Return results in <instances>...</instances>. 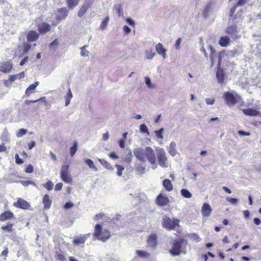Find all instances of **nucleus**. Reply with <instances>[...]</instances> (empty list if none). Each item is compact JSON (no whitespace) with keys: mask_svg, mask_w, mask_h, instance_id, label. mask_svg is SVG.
<instances>
[{"mask_svg":"<svg viewBox=\"0 0 261 261\" xmlns=\"http://www.w3.org/2000/svg\"><path fill=\"white\" fill-rule=\"evenodd\" d=\"M223 98L228 106H233L241 100V97L235 91L226 92L223 94Z\"/></svg>","mask_w":261,"mask_h":261,"instance_id":"nucleus-1","label":"nucleus"},{"mask_svg":"<svg viewBox=\"0 0 261 261\" xmlns=\"http://www.w3.org/2000/svg\"><path fill=\"white\" fill-rule=\"evenodd\" d=\"M94 240H99L106 242L110 237V232L106 230L102 231V226L97 224L95 226L94 232L93 234Z\"/></svg>","mask_w":261,"mask_h":261,"instance_id":"nucleus-2","label":"nucleus"},{"mask_svg":"<svg viewBox=\"0 0 261 261\" xmlns=\"http://www.w3.org/2000/svg\"><path fill=\"white\" fill-rule=\"evenodd\" d=\"M238 21H235L234 19H229L228 25L226 29L225 32L230 37L233 39H238L240 36L238 35L239 29L237 26Z\"/></svg>","mask_w":261,"mask_h":261,"instance_id":"nucleus-3","label":"nucleus"},{"mask_svg":"<svg viewBox=\"0 0 261 261\" xmlns=\"http://www.w3.org/2000/svg\"><path fill=\"white\" fill-rule=\"evenodd\" d=\"M157 158L159 165L162 167H167L168 166L167 161V158L166 155V152L162 148H159L156 149Z\"/></svg>","mask_w":261,"mask_h":261,"instance_id":"nucleus-4","label":"nucleus"},{"mask_svg":"<svg viewBox=\"0 0 261 261\" xmlns=\"http://www.w3.org/2000/svg\"><path fill=\"white\" fill-rule=\"evenodd\" d=\"M179 220L178 219L171 220L168 217H165L163 219L162 226L164 228L171 230L173 229L178 225Z\"/></svg>","mask_w":261,"mask_h":261,"instance_id":"nucleus-5","label":"nucleus"},{"mask_svg":"<svg viewBox=\"0 0 261 261\" xmlns=\"http://www.w3.org/2000/svg\"><path fill=\"white\" fill-rule=\"evenodd\" d=\"M145 156L151 165H153L155 163V154L151 147L148 146L145 148Z\"/></svg>","mask_w":261,"mask_h":261,"instance_id":"nucleus-6","label":"nucleus"},{"mask_svg":"<svg viewBox=\"0 0 261 261\" xmlns=\"http://www.w3.org/2000/svg\"><path fill=\"white\" fill-rule=\"evenodd\" d=\"M181 242L180 241H174L172 247L170 251V253L174 256L179 255L181 251Z\"/></svg>","mask_w":261,"mask_h":261,"instance_id":"nucleus-7","label":"nucleus"},{"mask_svg":"<svg viewBox=\"0 0 261 261\" xmlns=\"http://www.w3.org/2000/svg\"><path fill=\"white\" fill-rule=\"evenodd\" d=\"M93 0H86L83 5L81 6L78 12V16L80 17H82L87 10L92 6Z\"/></svg>","mask_w":261,"mask_h":261,"instance_id":"nucleus-8","label":"nucleus"},{"mask_svg":"<svg viewBox=\"0 0 261 261\" xmlns=\"http://www.w3.org/2000/svg\"><path fill=\"white\" fill-rule=\"evenodd\" d=\"M90 236V233H87L84 235L76 236L74 237L73 244L75 246L84 244Z\"/></svg>","mask_w":261,"mask_h":261,"instance_id":"nucleus-9","label":"nucleus"},{"mask_svg":"<svg viewBox=\"0 0 261 261\" xmlns=\"http://www.w3.org/2000/svg\"><path fill=\"white\" fill-rule=\"evenodd\" d=\"M134 154L136 158L141 162H145V149L138 147L134 149Z\"/></svg>","mask_w":261,"mask_h":261,"instance_id":"nucleus-10","label":"nucleus"},{"mask_svg":"<svg viewBox=\"0 0 261 261\" xmlns=\"http://www.w3.org/2000/svg\"><path fill=\"white\" fill-rule=\"evenodd\" d=\"M14 206L16 207L20 208L23 210H28L30 208L31 205L27 201L21 198H18L17 202H14Z\"/></svg>","mask_w":261,"mask_h":261,"instance_id":"nucleus-11","label":"nucleus"},{"mask_svg":"<svg viewBox=\"0 0 261 261\" xmlns=\"http://www.w3.org/2000/svg\"><path fill=\"white\" fill-rule=\"evenodd\" d=\"M216 77L219 84L222 85L224 83L225 74L223 70L221 68V66L219 67L217 66Z\"/></svg>","mask_w":261,"mask_h":261,"instance_id":"nucleus-12","label":"nucleus"},{"mask_svg":"<svg viewBox=\"0 0 261 261\" xmlns=\"http://www.w3.org/2000/svg\"><path fill=\"white\" fill-rule=\"evenodd\" d=\"M148 245L152 248H154L158 244L157 235L155 233L151 234L147 240Z\"/></svg>","mask_w":261,"mask_h":261,"instance_id":"nucleus-13","label":"nucleus"},{"mask_svg":"<svg viewBox=\"0 0 261 261\" xmlns=\"http://www.w3.org/2000/svg\"><path fill=\"white\" fill-rule=\"evenodd\" d=\"M13 68V64L10 62H4L0 64V71L7 73L9 72Z\"/></svg>","mask_w":261,"mask_h":261,"instance_id":"nucleus-14","label":"nucleus"},{"mask_svg":"<svg viewBox=\"0 0 261 261\" xmlns=\"http://www.w3.org/2000/svg\"><path fill=\"white\" fill-rule=\"evenodd\" d=\"M169 202L167 197L163 196L162 194H159L156 198V202L160 206L166 205Z\"/></svg>","mask_w":261,"mask_h":261,"instance_id":"nucleus-15","label":"nucleus"},{"mask_svg":"<svg viewBox=\"0 0 261 261\" xmlns=\"http://www.w3.org/2000/svg\"><path fill=\"white\" fill-rule=\"evenodd\" d=\"M242 112L245 115L249 116H256L260 114L259 111L252 108L244 109Z\"/></svg>","mask_w":261,"mask_h":261,"instance_id":"nucleus-16","label":"nucleus"},{"mask_svg":"<svg viewBox=\"0 0 261 261\" xmlns=\"http://www.w3.org/2000/svg\"><path fill=\"white\" fill-rule=\"evenodd\" d=\"M39 34L36 31L33 30L30 31L27 36V40L29 42H34L36 41L39 38Z\"/></svg>","mask_w":261,"mask_h":261,"instance_id":"nucleus-17","label":"nucleus"},{"mask_svg":"<svg viewBox=\"0 0 261 261\" xmlns=\"http://www.w3.org/2000/svg\"><path fill=\"white\" fill-rule=\"evenodd\" d=\"M212 212V208L208 203H204L201 208L202 215L204 217H208Z\"/></svg>","mask_w":261,"mask_h":261,"instance_id":"nucleus-18","label":"nucleus"},{"mask_svg":"<svg viewBox=\"0 0 261 261\" xmlns=\"http://www.w3.org/2000/svg\"><path fill=\"white\" fill-rule=\"evenodd\" d=\"M155 50L156 51L157 53L159 55L162 56L164 59L166 58V49L163 47L162 44L161 43H158L155 45Z\"/></svg>","mask_w":261,"mask_h":261,"instance_id":"nucleus-19","label":"nucleus"},{"mask_svg":"<svg viewBox=\"0 0 261 261\" xmlns=\"http://www.w3.org/2000/svg\"><path fill=\"white\" fill-rule=\"evenodd\" d=\"M68 11L66 8H63L58 10V14L57 18L58 20H62L65 18L68 15Z\"/></svg>","mask_w":261,"mask_h":261,"instance_id":"nucleus-20","label":"nucleus"},{"mask_svg":"<svg viewBox=\"0 0 261 261\" xmlns=\"http://www.w3.org/2000/svg\"><path fill=\"white\" fill-rule=\"evenodd\" d=\"M39 82H36L34 84L30 85L26 89L25 95L27 97L29 96L30 94L34 93V90L39 85Z\"/></svg>","mask_w":261,"mask_h":261,"instance_id":"nucleus-21","label":"nucleus"},{"mask_svg":"<svg viewBox=\"0 0 261 261\" xmlns=\"http://www.w3.org/2000/svg\"><path fill=\"white\" fill-rule=\"evenodd\" d=\"M13 214L10 211H6L0 215V221H5L13 217Z\"/></svg>","mask_w":261,"mask_h":261,"instance_id":"nucleus-22","label":"nucleus"},{"mask_svg":"<svg viewBox=\"0 0 261 261\" xmlns=\"http://www.w3.org/2000/svg\"><path fill=\"white\" fill-rule=\"evenodd\" d=\"M229 37L225 36L220 37L218 43L222 47H226L229 45Z\"/></svg>","mask_w":261,"mask_h":261,"instance_id":"nucleus-23","label":"nucleus"},{"mask_svg":"<svg viewBox=\"0 0 261 261\" xmlns=\"http://www.w3.org/2000/svg\"><path fill=\"white\" fill-rule=\"evenodd\" d=\"M44 204V208L48 209L50 207L51 204V200L49 198V196L47 194H45L42 199Z\"/></svg>","mask_w":261,"mask_h":261,"instance_id":"nucleus-24","label":"nucleus"},{"mask_svg":"<svg viewBox=\"0 0 261 261\" xmlns=\"http://www.w3.org/2000/svg\"><path fill=\"white\" fill-rule=\"evenodd\" d=\"M50 29V25L45 22H43L38 26V30L42 33H45L49 31Z\"/></svg>","mask_w":261,"mask_h":261,"instance_id":"nucleus-25","label":"nucleus"},{"mask_svg":"<svg viewBox=\"0 0 261 261\" xmlns=\"http://www.w3.org/2000/svg\"><path fill=\"white\" fill-rule=\"evenodd\" d=\"M176 143L174 141L170 143L169 146V153L172 156H175L177 154V150L176 149Z\"/></svg>","mask_w":261,"mask_h":261,"instance_id":"nucleus-26","label":"nucleus"},{"mask_svg":"<svg viewBox=\"0 0 261 261\" xmlns=\"http://www.w3.org/2000/svg\"><path fill=\"white\" fill-rule=\"evenodd\" d=\"M24 76V72L22 71L18 74L10 75H9V80L10 83L14 82L16 79H21L23 78Z\"/></svg>","mask_w":261,"mask_h":261,"instance_id":"nucleus-27","label":"nucleus"},{"mask_svg":"<svg viewBox=\"0 0 261 261\" xmlns=\"http://www.w3.org/2000/svg\"><path fill=\"white\" fill-rule=\"evenodd\" d=\"M163 185L166 190L171 191L173 189V186L169 179H165L163 181Z\"/></svg>","mask_w":261,"mask_h":261,"instance_id":"nucleus-28","label":"nucleus"},{"mask_svg":"<svg viewBox=\"0 0 261 261\" xmlns=\"http://www.w3.org/2000/svg\"><path fill=\"white\" fill-rule=\"evenodd\" d=\"M98 161L100 163V164L107 169L110 170L111 171L113 170V168L112 166L110 165V163H109L107 161L103 159H99Z\"/></svg>","mask_w":261,"mask_h":261,"instance_id":"nucleus-29","label":"nucleus"},{"mask_svg":"<svg viewBox=\"0 0 261 261\" xmlns=\"http://www.w3.org/2000/svg\"><path fill=\"white\" fill-rule=\"evenodd\" d=\"M113 10L116 11L119 17L123 16L122 8L120 4H116L113 7Z\"/></svg>","mask_w":261,"mask_h":261,"instance_id":"nucleus-30","label":"nucleus"},{"mask_svg":"<svg viewBox=\"0 0 261 261\" xmlns=\"http://www.w3.org/2000/svg\"><path fill=\"white\" fill-rule=\"evenodd\" d=\"M211 4L209 3L206 5L205 7L203 12V16L205 19L207 18L209 15L211 11Z\"/></svg>","mask_w":261,"mask_h":261,"instance_id":"nucleus-31","label":"nucleus"},{"mask_svg":"<svg viewBox=\"0 0 261 261\" xmlns=\"http://www.w3.org/2000/svg\"><path fill=\"white\" fill-rule=\"evenodd\" d=\"M80 0H67V4L70 9H73L77 6Z\"/></svg>","mask_w":261,"mask_h":261,"instance_id":"nucleus-32","label":"nucleus"},{"mask_svg":"<svg viewBox=\"0 0 261 261\" xmlns=\"http://www.w3.org/2000/svg\"><path fill=\"white\" fill-rule=\"evenodd\" d=\"M72 98V94L70 88H69L68 92L66 95V96L65 97V106L67 107L68 106L70 102V100L71 98Z\"/></svg>","mask_w":261,"mask_h":261,"instance_id":"nucleus-33","label":"nucleus"},{"mask_svg":"<svg viewBox=\"0 0 261 261\" xmlns=\"http://www.w3.org/2000/svg\"><path fill=\"white\" fill-rule=\"evenodd\" d=\"M61 179L66 183H71L72 179L69 174H66L64 175H60Z\"/></svg>","mask_w":261,"mask_h":261,"instance_id":"nucleus-34","label":"nucleus"},{"mask_svg":"<svg viewBox=\"0 0 261 261\" xmlns=\"http://www.w3.org/2000/svg\"><path fill=\"white\" fill-rule=\"evenodd\" d=\"M85 163L91 169H93L95 171H98L97 168L94 165L93 162L90 159H87L85 160Z\"/></svg>","mask_w":261,"mask_h":261,"instance_id":"nucleus-35","label":"nucleus"},{"mask_svg":"<svg viewBox=\"0 0 261 261\" xmlns=\"http://www.w3.org/2000/svg\"><path fill=\"white\" fill-rule=\"evenodd\" d=\"M180 194L182 196L186 198H190L192 196L190 192L186 189H182L180 191Z\"/></svg>","mask_w":261,"mask_h":261,"instance_id":"nucleus-36","label":"nucleus"},{"mask_svg":"<svg viewBox=\"0 0 261 261\" xmlns=\"http://www.w3.org/2000/svg\"><path fill=\"white\" fill-rule=\"evenodd\" d=\"M136 253L139 256L142 258H148L150 255L149 253L142 250H137Z\"/></svg>","mask_w":261,"mask_h":261,"instance_id":"nucleus-37","label":"nucleus"},{"mask_svg":"<svg viewBox=\"0 0 261 261\" xmlns=\"http://www.w3.org/2000/svg\"><path fill=\"white\" fill-rule=\"evenodd\" d=\"M77 149V142L74 141L73 146L70 148V154L71 156H73L76 153Z\"/></svg>","mask_w":261,"mask_h":261,"instance_id":"nucleus-38","label":"nucleus"},{"mask_svg":"<svg viewBox=\"0 0 261 261\" xmlns=\"http://www.w3.org/2000/svg\"><path fill=\"white\" fill-rule=\"evenodd\" d=\"M136 170L139 175H142L145 173V168L144 166L139 164L136 166Z\"/></svg>","mask_w":261,"mask_h":261,"instance_id":"nucleus-39","label":"nucleus"},{"mask_svg":"<svg viewBox=\"0 0 261 261\" xmlns=\"http://www.w3.org/2000/svg\"><path fill=\"white\" fill-rule=\"evenodd\" d=\"M133 155L132 151L130 149H128V153L125 155L124 160L127 163H130L132 161Z\"/></svg>","mask_w":261,"mask_h":261,"instance_id":"nucleus-40","label":"nucleus"},{"mask_svg":"<svg viewBox=\"0 0 261 261\" xmlns=\"http://www.w3.org/2000/svg\"><path fill=\"white\" fill-rule=\"evenodd\" d=\"M155 54L154 53L152 52V48H151L150 49L146 50L145 51V56L146 59L148 60L152 59L154 56H155Z\"/></svg>","mask_w":261,"mask_h":261,"instance_id":"nucleus-41","label":"nucleus"},{"mask_svg":"<svg viewBox=\"0 0 261 261\" xmlns=\"http://www.w3.org/2000/svg\"><path fill=\"white\" fill-rule=\"evenodd\" d=\"M38 101H43L45 103H46V101L45 100V97H42L40 98L37 99V100H25L24 103L27 105H29L31 103H35V102H37Z\"/></svg>","mask_w":261,"mask_h":261,"instance_id":"nucleus-42","label":"nucleus"},{"mask_svg":"<svg viewBox=\"0 0 261 261\" xmlns=\"http://www.w3.org/2000/svg\"><path fill=\"white\" fill-rule=\"evenodd\" d=\"M88 47V46L87 45H85L81 48V51L80 55L82 57L88 56L89 52L86 50V48Z\"/></svg>","mask_w":261,"mask_h":261,"instance_id":"nucleus-43","label":"nucleus"},{"mask_svg":"<svg viewBox=\"0 0 261 261\" xmlns=\"http://www.w3.org/2000/svg\"><path fill=\"white\" fill-rule=\"evenodd\" d=\"M59 43L57 40V39H55L52 42L49 44V47L50 50H56L57 48V47L59 45Z\"/></svg>","mask_w":261,"mask_h":261,"instance_id":"nucleus-44","label":"nucleus"},{"mask_svg":"<svg viewBox=\"0 0 261 261\" xmlns=\"http://www.w3.org/2000/svg\"><path fill=\"white\" fill-rule=\"evenodd\" d=\"M226 56V53L225 51H221L218 53V66H221V61L222 58Z\"/></svg>","mask_w":261,"mask_h":261,"instance_id":"nucleus-45","label":"nucleus"},{"mask_svg":"<svg viewBox=\"0 0 261 261\" xmlns=\"http://www.w3.org/2000/svg\"><path fill=\"white\" fill-rule=\"evenodd\" d=\"M13 224L11 223H8L7 225L6 226H3L2 227V229L4 231H6L9 232H11L12 231V227Z\"/></svg>","mask_w":261,"mask_h":261,"instance_id":"nucleus-46","label":"nucleus"},{"mask_svg":"<svg viewBox=\"0 0 261 261\" xmlns=\"http://www.w3.org/2000/svg\"><path fill=\"white\" fill-rule=\"evenodd\" d=\"M189 237L191 240L195 241L197 242H199L201 240V239L200 238L199 236L197 233H190L189 234Z\"/></svg>","mask_w":261,"mask_h":261,"instance_id":"nucleus-47","label":"nucleus"},{"mask_svg":"<svg viewBox=\"0 0 261 261\" xmlns=\"http://www.w3.org/2000/svg\"><path fill=\"white\" fill-rule=\"evenodd\" d=\"M68 170H69V165H63L62 166V168L61 169L60 175H64L66 174H69Z\"/></svg>","mask_w":261,"mask_h":261,"instance_id":"nucleus-48","label":"nucleus"},{"mask_svg":"<svg viewBox=\"0 0 261 261\" xmlns=\"http://www.w3.org/2000/svg\"><path fill=\"white\" fill-rule=\"evenodd\" d=\"M109 21V18L108 16L106 17L103 21L101 22L100 24V29L102 30H105Z\"/></svg>","mask_w":261,"mask_h":261,"instance_id":"nucleus-49","label":"nucleus"},{"mask_svg":"<svg viewBox=\"0 0 261 261\" xmlns=\"http://www.w3.org/2000/svg\"><path fill=\"white\" fill-rule=\"evenodd\" d=\"M164 131V128L163 127H162L161 128L155 130L154 133L155 134L156 136L158 138L162 139L163 138V133Z\"/></svg>","mask_w":261,"mask_h":261,"instance_id":"nucleus-50","label":"nucleus"},{"mask_svg":"<svg viewBox=\"0 0 261 261\" xmlns=\"http://www.w3.org/2000/svg\"><path fill=\"white\" fill-rule=\"evenodd\" d=\"M116 167L117 169V174L119 176H121L122 175V171L124 170V168L123 166L120 165H116Z\"/></svg>","mask_w":261,"mask_h":261,"instance_id":"nucleus-51","label":"nucleus"},{"mask_svg":"<svg viewBox=\"0 0 261 261\" xmlns=\"http://www.w3.org/2000/svg\"><path fill=\"white\" fill-rule=\"evenodd\" d=\"M43 186L48 190H51L53 189L54 184L51 181H48L46 183L43 184Z\"/></svg>","mask_w":261,"mask_h":261,"instance_id":"nucleus-52","label":"nucleus"},{"mask_svg":"<svg viewBox=\"0 0 261 261\" xmlns=\"http://www.w3.org/2000/svg\"><path fill=\"white\" fill-rule=\"evenodd\" d=\"M226 200L227 201L230 202L232 205H236L238 202V199L235 198H230L227 197H226Z\"/></svg>","mask_w":261,"mask_h":261,"instance_id":"nucleus-53","label":"nucleus"},{"mask_svg":"<svg viewBox=\"0 0 261 261\" xmlns=\"http://www.w3.org/2000/svg\"><path fill=\"white\" fill-rule=\"evenodd\" d=\"M140 130L142 133L149 134V132L147 126L145 124H142L140 125Z\"/></svg>","mask_w":261,"mask_h":261,"instance_id":"nucleus-54","label":"nucleus"},{"mask_svg":"<svg viewBox=\"0 0 261 261\" xmlns=\"http://www.w3.org/2000/svg\"><path fill=\"white\" fill-rule=\"evenodd\" d=\"M27 132V130L24 128H20L18 130V133H17L16 135L18 137H21L24 135Z\"/></svg>","mask_w":261,"mask_h":261,"instance_id":"nucleus-55","label":"nucleus"},{"mask_svg":"<svg viewBox=\"0 0 261 261\" xmlns=\"http://www.w3.org/2000/svg\"><path fill=\"white\" fill-rule=\"evenodd\" d=\"M239 6H237V4L234 5L231 8H230V12H229V16L230 17H232L237 8V7H238Z\"/></svg>","mask_w":261,"mask_h":261,"instance_id":"nucleus-56","label":"nucleus"},{"mask_svg":"<svg viewBox=\"0 0 261 261\" xmlns=\"http://www.w3.org/2000/svg\"><path fill=\"white\" fill-rule=\"evenodd\" d=\"M33 171H34L33 166L31 164L29 165L27 167L26 169H25V172L26 173H31L33 172Z\"/></svg>","mask_w":261,"mask_h":261,"instance_id":"nucleus-57","label":"nucleus"},{"mask_svg":"<svg viewBox=\"0 0 261 261\" xmlns=\"http://www.w3.org/2000/svg\"><path fill=\"white\" fill-rule=\"evenodd\" d=\"M15 161H16V163L17 164H21L23 163V161L22 159H20L19 156V155L16 153L15 155Z\"/></svg>","mask_w":261,"mask_h":261,"instance_id":"nucleus-58","label":"nucleus"},{"mask_svg":"<svg viewBox=\"0 0 261 261\" xmlns=\"http://www.w3.org/2000/svg\"><path fill=\"white\" fill-rule=\"evenodd\" d=\"M181 42V39L180 38H178L176 42H175V48L177 50H179L180 48V44Z\"/></svg>","mask_w":261,"mask_h":261,"instance_id":"nucleus-59","label":"nucleus"},{"mask_svg":"<svg viewBox=\"0 0 261 261\" xmlns=\"http://www.w3.org/2000/svg\"><path fill=\"white\" fill-rule=\"evenodd\" d=\"M145 84L149 88L152 87L150 79L148 76H146L145 77Z\"/></svg>","mask_w":261,"mask_h":261,"instance_id":"nucleus-60","label":"nucleus"},{"mask_svg":"<svg viewBox=\"0 0 261 261\" xmlns=\"http://www.w3.org/2000/svg\"><path fill=\"white\" fill-rule=\"evenodd\" d=\"M234 52L235 53L236 56L239 55L243 53L242 48L239 46L233 49Z\"/></svg>","mask_w":261,"mask_h":261,"instance_id":"nucleus-61","label":"nucleus"},{"mask_svg":"<svg viewBox=\"0 0 261 261\" xmlns=\"http://www.w3.org/2000/svg\"><path fill=\"white\" fill-rule=\"evenodd\" d=\"M31 47V46L30 44H24V50H23V54H25L27 53L30 49Z\"/></svg>","mask_w":261,"mask_h":261,"instance_id":"nucleus-62","label":"nucleus"},{"mask_svg":"<svg viewBox=\"0 0 261 261\" xmlns=\"http://www.w3.org/2000/svg\"><path fill=\"white\" fill-rule=\"evenodd\" d=\"M73 206V203L72 202H67L65 204L64 207L65 210H68V209L71 208Z\"/></svg>","mask_w":261,"mask_h":261,"instance_id":"nucleus-63","label":"nucleus"},{"mask_svg":"<svg viewBox=\"0 0 261 261\" xmlns=\"http://www.w3.org/2000/svg\"><path fill=\"white\" fill-rule=\"evenodd\" d=\"M249 0H239L236 4L239 7L243 6L245 5Z\"/></svg>","mask_w":261,"mask_h":261,"instance_id":"nucleus-64","label":"nucleus"}]
</instances>
